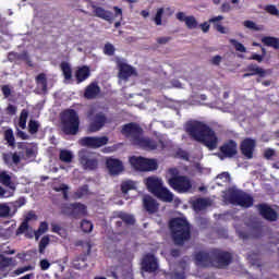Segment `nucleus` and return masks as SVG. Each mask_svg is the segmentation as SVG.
Wrapping results in <instances>:
<instances>
[{"mask_svg":"<svg viewBox=\"0 0 279 279\" xmlns=\"http://www.w3.org/2000/svg\"><path fill=\"white\" fill-rule=\"evenodd\" d=\"M185 131L194 141L202 143L205 147H208V149H217V135L206 123L195 120L189 121L185 124Z\"/></svg>","mask_w":279,"mask_h":279,"instance_id":"f257e3e1","label":"nucleus"},{"mask_svg":"<svg viewBox=\"0 0 279 279\" xmlns=\"http://www.w3.org/2000/svg\"><path fill=\"white\" fill-rule=\"evenodd\" d=\"M121 133L123 136H126V138H130L134 145H138V147H143V149H148L149 151L156 149L158 147V144L156 142L143 137V129L138 126L136 123H129L122 126Z\"/></svg>","mask_w":279,"mask_h":279,"instance_id":"f03ea898","label":"nucleus"},{"mask_svg":"<svg viewBox=\"0 0 279 279\" xmlns=\"http://www.w3.org/2000/svg\"><path fill=\"white\" fill-rule=\"evenodd\" d=\"M170 231L175 245H184V242L191 239V225L184 218L172 219Z\"/></svg>","mask_w":279,"mask_h":279,"instance_id":"7ed1b4c3","label":"nucleus"},{"mask_svg":"<svg viewBox=\"0 0 279 279\" xmlns=\"http://www.w3.org/2000/svg\"><path fill=\"white\" fill-rule=\"evenodd\" d=\"M61 121L64 134L75 136V134L80 132V116H77V112H75V110H65L62 114Z\"/></svg>","mask_w":279,"mask_h":279,"instance_id":"20e7f679","label":"nucleus"},{"mask_svg":"<svg viewBox=\"0 0 279 279\" xmlns=\"http://www.w3.org/2000/svg\"><path fill=\"white\" fill-rule=\"evenodd\" d=\"M130 163L136 171H156L158 161L155 159H146L143 157H131Z\"/></svg>","mask_w":279,"mask_h":279,"instance_id":"39448f33","label":"nucleus"},{"mask_svg":"<svg viewBox=\"0 0 279 279\" xmlns=\"http://www.w3.org/2000/svg\"><path fill=\"white\" fill-rule=\"evenodd\" d=\"M168 184L178 193H189L193 189V182L186 175L170 178Z\"/></svg>","mask_w":279,"mask_h":279,"instance_id":"423d86ee","label":"nucleus"},{"mask_svg":"<svg viewBox=\"0 0 279 279\" xmlns=\"http://www.w3.org/2000/svg\"><path fill=\"white\" fill-rule=\"evenodd\" d=\"M223 198L229 202V204L242 207L245 206V193L236 187H231L225 192Z\"/></svg>","mask_w":279,"mask_h":279,"instance_id":"0eeeda50","label":"nucleus"},{"mask_svg":"<svg viewBox=\"0 0 279 279\" xmlns=\"http://www.w3.org/2000/svg\"><path fill=\"white\" fill-rule=\"evenodd\" d=\"M108 136H87L82 137L78 141V144L82 147H89L90 149H99V147H104V145H108Z\"/></svg>","mask_w":279,"mask_h":279,"instance_id":"6e6552de","label":"nucleus"},{"mask_svg":"<svg viewBox=\"0 0 279 279\" xmlns=\"http://www.w3.org/2000/svg\"><path fill=\"white\" fill-rule=\"evenodd\" d=\"M92 8L94 10L95 16H97L98 19H102L104 21H107L108 23H113L116 16H120V19H122V16H123V11H121V9H119L118 7L113 8L116 11V14H113L110 11H107L106 9H104L101 7L92 5Z\"/></svg>","mask_w":279,"mask_h":279,"instance_id":"1a4fd4ad","label":"nucleus"},{"mask_svg":"<svg viewBox=\"0 0 279 279\" xmlns=\"http://www.w3.org/2000/svg\"><path fill=\"white\" fill-rule=\"evenodd\" d=\"M256 210L258 211V215L266 221H278V211L276 209L271 208L269 204L267 203H260L255 205Z\"/></svg>","mask_w":279,"mask_h":279,"instance_id":"9d476101","label":"nucleus"},{"mask_svg":"<svg viewBox=\"0 0 279 279\" xmlns=\"http://www.w3.org/2000/svg\"><path fill=\"white\" fill-rule=\"evenodd\" d=\"M232 263V255L228 252L220 250H214V267L218 269H225Z\"/></svg>","mask_w":279,"mask_h":279,"instance_id":"9b49d317","label":"nucleus"},{"mask_svg":"<svg viewBox=\"0 0 279 279\" xmlns=\"http://www.w3.org/2000/svg\"><path fill=\"white\" fill-rule=\"evenodd\" d=\"M215 250L206 252L201 251L195 254L197 267H214Z\"/></svg>","mask_w":279,"mask_h":279,"instance_id":"f8f14e48","label":"nucleus"},{"mask_svg":"<svg viewBox=\"0 0 279 279\" xmlns=\"http://www.w3.org/2000/svg\"><path fill=\"white\" fill-rule=\"evenodd\" d=\"M78 160L83 167V169H86L88 171H93L97 169L98 167V161L87 150L83 149L78 153Z\"/></svg>","mask_w":279,"mask_h":279,"instance_id":"ddd939ff","label":"nucleus"},{"mask_svg":"<svg viewBox=\"0 0 279 279\" xmlns=\"http://www.w3.org/2000/svg\"><path fill=\"white\" fill-rule=\"evenodd\" d=\"M270 74V70H265L256 63H251L246 66L245 77H252L254 75H257V77H267Z\"/></svg>","mask_w":279,"mask_h":279,"instance_id":"4468645a","label":"nucleus"},{"mask_svg":"<svg viewBox=\"0 0 279 279\" xmlns=\"http://www.w3.org/2000/svg\"><path fill=\"white\" fill-rule=\"evenodd\" d=\"M142 269L143 271L154 274L158 269V259L151 254L145 255L142 259Z\"/></svg>","mask_w":279,"mask_h":279,"instance_id":"2eb2a0df","label":"nucleus"},{"mask_svg":"<svg viewBox=\"0 0 279 279\" xmlns=\"http://www.w3.org/2000/svg\"><path fill=\"white\" fill-rule=\"evenodd\" d=\"M177 19L181 23H184L187 29H197L199 27V22L193 15H186L184 12L177 13Z\"/></svg>","mask_w":279,"mask_h":279,"instance_id":"dca6fc26","label":"nucleus"},{"mask_svg":"<svg viewBox=\"0 0 279 279\" xmlns=\"http://www.w3.org/2000/svg\"><path fill=\"white\" fill-rule=\"evenodd\" d=\"M149 193H153L155 195L158 193L162 186V179L158 177H148L144 180Z\"/></svg>","mask_w":279,"mask_h":279,"instance_id":"f3484780","label":"nucleus"},{"mask_svg":"<svg viewBox=\"0 0 279 279\" xmlns=\"http://www.w3.org/2000/svg\"><path fill=\"white\" fill-rule=\"evenodd\" d=\"M220 151L222 154L219 155L221 160H223V158H232L233 156H236V143L234 141H230L220 147Z\"/></svg>","mask_w":279,"mask_h":279,"instance_id":"a211bd4d","label":"nucleus"},{"mask_svg":"<svg viewBox=\"0 0 279 279\" xmlns=\"http://www.w3.org/2000/svg\"><path fill=\"white\" fill-rule=\"evenodd\" d=\"M104 125H106V116L104 113H97L90 122L87 132H99Z\"/></svg>","mask_w":279,"mask_h":279,"instance_id":"6ab92c4d","label":"nucleus"},{"mask_svg":"<svg viewBox=\"0 0 279 279\" xmlns=\"http://www.w3.org/2000/svg\"><path fill=\"white\" fill-rule=\"evenodd\" d=\"M107 168L110 175H119V173H123V163L119 159H107Z\"/></svg>","mask_w":279,"mask_h":279,"instance_id":"aec40b11","label":"nucleus"},{"mask_svg":"<svg viewBox=\"0 0 279 279\" xmlns=\"http://www.w3.org/2000/svg\"><path fill=\"white\" fill-rule=\"evenodd\" d=\"M119 69L120 80H128V77H132V75L136 74L134 68L128 65L126 63H119Z\"/></svg>","mask_w":279,"mask_h":279,"instance_id":"412c9836","label":"nucleus"},{"mask_svg":"<svg viewBox=\"0 0 279 279\" xmlns=\"http://www.w3.org/2000/svg\"><path fill=\"white\" fill-rule=\"evenodd\" d=\"M2 158L8 167H16L21 162V155L19 153H7Z\"/></svg>","mask_w":279,"mask_h":279,"instance_id":"4be33fe9","label":"nucleus"},{"mask_svg":"<svg viewBox=\"0 0 279 279\" xmlns=\"http://www.w3.org/2000/svg\"><path fill=\"white\" fill-rule=\"evenodd\" d=\"M99 93H101V87L97 83H92L86 87L84 97L86 99H95Z\"/></svg>","mask_w":279,"mask_h":279,"instance_id":"5701e85b","label":"nucleus"},{"mask_svg":"<svg viewBox=\"0 0 279 279\" xmlns=\"http://www.w3.org/2000/svg\"><path fill=\"white\" fill-rule=\"evenodd\" d=\"M143 204L147 213L154 214L158 211V203L151 196H144Z\"/></svg>","mask_w":279,"mask_h":279,"instance_id":"b1692460","label":"nucleus"},{"mask_svg":"<svg viewBox=\"0 0 279 279\" xmlns=\"http://www.w3.org/2000/svg\"><path fill=\"white\" fill-rule=\"evenodd\" d=\"M256 149V140L250 137L245 138V158L252 160L254 158V151Z\"/></svg>","mask_w":279,"mask_h":279,"instance_id":"393cba45","label":"nucleus"},{"mask_svg":"<svg viewBox=\"0 0 279 279\" xmlns=\"http://www.w3.org/2000/svg\"><path fill=\"white\" fill-rule=\"evenodd\" d=\"M155 197H158V199H161V202H168V203L173 202V193H171L169 189L163 187V185L155 194Z\"/></svg>","mask_w":279,"mask_h":279,"instance_id":"a878e982","label":"nucleus"},{"mask_svg":"<svg viewBox=\"0 0 279 279\" xmlns=\"http://www.w3.org/2000/svg\"><path fill=\"white\" fill-rule=\"evenodd\" d=\"M210 199L208 198H197L196 201L193 202V208L196 213H199L202 210H206L208 206H210Z\"/></svg>","mask_w":279,"mask_h":279,"instance_id":"bb28decb","label":"nucleus"},{"mask_svg":"<svg viewBox=\"0 0 279 279\" xmlns=\"http://www.w3.org/2000/svg\"><path fill=\"white\" fill-rule=\"evenodd\" d=\"M75 77L77 82H84L85 80H88L90 77V68L83 65L82 68H78L75 72Z\"/></svg>","mask_w":279,"mask_h":279,"instance_id":"cd10ccee","label":"nucleus"},{"mask_svg":"<svg viewBox=\"0 0 279 279\" xmlns=\"http://www.w3.org/2000/svg\"><path fill=\"white\" fill-rule=\"evenodd\" d=\"M263 236V227L254 226L245 233V239H260Z\"/></svg>","mask_w":279,"mask_h":279,"instance_id":"c85d7f7f","label":"nucleus"},{"mask_svg":"<svg viewBox=\"0 0 279 279\" xmlns=\"http://www.w3.org/2000/svg\"><path fill=\"white\" fill-rule=\"evenodd\" d=\"M263 45L266 47H272V49H279V39L278 37L265 36L262 38Z\"/></svg>","mask_w":279,"mask_h":279,"instance_id":"c756f323","label":"nucleus"},{"mask_svg":"<svg viewBox=\"0 0 279 279\" xmlns=\"http://www.w3.org/2000/svg\"><path fill=\"white\" fill-rule=\"evenodd\" d=\"M86 215V205L81 203L73 204V216L72 217H84Z\"/></svg>","mask_w":279,"mask_h":279,"instance_id":"7c9ffc66","label":"nucleus"},{"mask_svg":"<svg viewBox=\"0 0 279 279\" xmlns=\"http://www.w3.org/2000/svg\"><path fill=\"white\" fill-rule=\"evenodd\" d=\"M4 141H7L9 147H16V140L14 138V131L12 129L4 131Z\"/></svg>","mask_w":279,"mask_h":279,"instance_id":"2f4dec72","label":"nucleus"},{"mask_svg":"<svg viewBox=\"0 0 279 279\" xmlns=\"http://www.w3.org/2000/svg\"><path fill=\"white\" fill-rule=\"evenodd\" d=\"M36 83L39 86V88L43 90V93H47V75L45 73H40L36 77Z\"/></svg>","mask_w":279,"mask_h":279,"instance_id":"473e14b6","label":"nucleus"},{"mask_svg":"<svg viewBox=\"0 0 279 279\" xmlns=\"http://www.w3.org/2000/svg\"><path fill=\"white\" fill-rule=\"evenodd\" d=\"M53 191H56V193H62L63 198L69 199V185H66L64 183H61L59 185H54Z\"/></svg>","mask_w":279,"mask_h":279,"instance_id":"72a5a7b5","label":"nucleus"},{"mask_svg":"<svg viewBox=\"0 0 279 279\" xmlns=\"http://www.w3.org/2000/svg\"><path fill=\"white\" fill-rule=\"evenodd\" d=\"M0 184H3L4 186H9V189L14 190L12 185V177H10V174H7L5 172L0 173Z\"/></svg>","mask_w":279,"mask_h":279,"instance_id":"f704fd0d","label":"nucleus"},{"mask_svg":"<svg viewBox=\"0 0 279 279\" xmlns=\"http://www.w3.org/2000/svg\"><path fill=\"white\" fill-rule=\"evenodd\" d=\"M59 158L62 162H68V163L72 162L73 161V153L71 150H61Z\"/></svg>","mask_w":279,"mask_h":279,"instance_id":"c9c22d12","label":"nucleus"},{"mask_svg":"<svg viewBox=\"0 0 279 279\" xmlns=\"http://www.w3.org/2000/svg\"><path fill=\"white\" fill-rule=\"evenodd\" d=\"M119 219H122V221H124V223H128L129 226H134V222L136 221L134 219V216L126 214V213H120L118 215Z\"/></svg>","mask_w":279,"mask_h":279,"instance_id":"e433bc0d","label":"nucleus"},{"mask_svg":"<svg viewBox=\"0 0 279 279\" xmlns=\"http://www.w3.org/2000/svg\"><path fill=\"white\" fill-rule=\"evenodd\" d=\"M88 193V185L81 186L74 194L73 199H82Z\"/></svg>","mask_w":279,"mask_h":279,"instance_id":"4c0bfd02","label":"nucleus"},{"mask_svg":"<svg viewBox=\"0 0 279 279\" xmlns=\"http://www.w3.org/2000/svg\"><path fill=\"white\" fill-rule=\"evenodd\" d=\"M61 71L63 72L65 80H71V77H73V74L71 72V65H69V63H61Z\"/></svg>","mask_w":279,"mask_h":279,"instance_id":"58836bf2","label":"nucleus"},{"mask_svg":"<svg viewBox=\"0 0 279 279\" xmlns=\"http://www.w3.org/2000/svg\"><path fill=\"white\" fill-rule=\"evenodd\" d=\"M136 189V183L134 181H124L121 185L122 193H128V191H132Z\"/></svg>","mask_w":279,"mask_h":279,"instance_id":"ea45409f","label":"nucleus"},{"mask_svg":"<svg viewBox=\"0 0 279 279\" xmlns=\"http://www.w3.org/2000/svg\"><path fill=\"white\" fill-rule=\"evenodd\" d=\"M61 215L73 217V204H64L61 206Z\"/></svg>","mask_w":279,"mask_h":279,"instance_id":"a19ab883","label":"nucleus"},{"mask_svg":"<svg viewBox=\"0 0 279 279\" xmlns=\"http://www.w3.org/2000/svg\"><path fill=\"white\" fill-rule=\"evenodd\" d=\"M39 128H40V123L38 121L31 120L28 122V132H29V134H37Z\"/></svg>","mask_w":279,"mask_h":279,"instance_id":"79ce46f5","label":"nucleus"},{"mask_svg":"<svg viewBox=\"0 0 279 279\" xmlns=\"http://www.w3.org/2000/svg\"><path fill=\"white\" fill-rule=\"evenodd\" d=\"M229 43L234 47L235 51L239 53H244L245 52V46L236 39H229Z\"/></svg>","mask_w":279,"mask_h":279,"instance_id":"37998d69","label":"nucleus"},{"mask_svg":"<svg viewBox=\"0 0 279 279\" xmlns=\"http://www.w3.org/2000/svg\"><path fill=\"white\" fill-rule=\"evenodd\" d=\"M47 230H49V225L47 222H41L39 226V229L37 230V232H35L36 241H38L39 236L41 234H45V232H47Z\"/></svg>","mask_w":279,"mask_h":279,"instance_id":"c03bdc74","label":"nucleus"},{"mask_svg":"<svg viewBox=\"0 0 279 279\" xmlns=\"http://www.w3.org/2000/svg\"><path fill=\"white\" fill-rule=\"evenodd\" d=\"M247 260H248V263H251V265H256L257 267L260 266V258H259V255L256 253L248 254Z\"/></svg>","mask_w":279,"mask_h":279,"instance_id":"a18cd8bd","label":"nucleus"},{"mask_svg":"<svg viewBox=\"0 0 279 279\" xmlns=\"http://www.w3.org/2000/svg\"><path fill=\"white\" fill-rule=\"evenodd\" d=\"M10 265H12V258L0 255V269H5V267H10Z\"/></svg>","mask_w":279,"mask_h":279,"instance_id":"49530a36","label":"nucleus"},{"mask_svg":"<svg viewBox=\"0 0 279 279\" xmlns=\"http://www.w3.org/2000/svg\"><path fill=\"white\" fill-rule=\"evenodd\" d=\"M162 14H165V9L160 8L157 10V13L154 17L156 25H162Z\"/></svg>","mask_w":279,"mask_h":279,"instance_id":"de8ad7c7","label":"nucleus"},{"mask_svg":"<svg viewBox=\"0 0 279 279\" xmlns=\"http://www.w3.org/2000/svg\"><path fill=\"white\" fill-rule=\"evenodd\" d=\"M81 228H82L83 232H93V222H90L88 220H83L81 222Z\"/></svg>","mask_w":279,"mask_h":279,"instance_id":"09e8293b","label":"nucleus"},{"mask_svg":"<svg viewBox=\"0 0 279 279\" xmlns=\"http://www.w3.org/2000/svg\"><path fill=\"white\" fill-rule=\"evenodd\" d=\"M265 10L268 14H271L272 16H279V10L274 4L266 5Z\"/></svg>","mask_w":279,"mask_h":279,"instance_id":"8fccbe9b","label":"nucleus"},{"mask_svg":"<svg viewBox=\"0 0 279 279\" xmlns=\"http://www.w3.org/2000/svg\"><path fill=\"white\" fill-rule=\"evenodd\" d=\"M49 236H44L40 242H39V253L44 254L45 253V248L47 247V245H49Z\"/></svg>","mask_w":279,"mask_h":279,"instance_id":"3c124183","label":"nucleus"},{"mask_svg":"<svg viewBox=\"0 0 279 279\" xmlns=\"http://www.w3.org/2000/svg\"><path fill=\"white\" fill-rule=\"evenodd\" d=\"M73 267H75V269H84V267H86V263L84 262V258H76L73 260Z\"/></svg>","mask_w":279,"mask_h":279,"instance_id":"603ef678","label":"nucleus"},{"mask_svg":"<svg viewBox=\"0 0 279 279\" xmlns=\"http://www.w3.org/2000/svg\"><path fill=\"white\" fill-rule=\"evenodd\" d=\"M0 217H10V207L5 204H0Z\"/></svg>","mask_w":279,"mask_h":279,"instance_id":"864d4df0","label":"nucleus"},{"mask_svg":"<svg viewBox=\"0 0 279 279\" xmlns=\"http://www.w3.org/2000/svg\"><path fill=\"white\" fill-rule=\"evenodd\" d=\"M274 156H276V149H274V148H266L264 150V158L266 160H271V158H274Z\"/></svg>","mask_w":279,"mask_h":279,"instance_id":"5fc2aeb1","label":"nucleus"},{"mask_svg":"<svg viewBox=\"0 0 279 279\" xmlns=\"http://www.w3.org/2000/svg\"><path fill=\"white\" fill-rule=\"evenodd\" d=\"M216 180H222V184H227L228 182H230V173L222 172L216 178Z\"/></svg>","mask_w":279,"mask_h":279,"instance_id":"6e6d98bb","label":"nucleus"},{"mask_svg":"<svg viewBox=\"0 0 279 279\" xmlns=\"http://www.w3.org/2000/svg\"><path fill=\"white\" fill-rule=\"evenodd\" d=\"M106 56H114V46L112 44H107L104 48Z\"/></svg>","mask_w":279,"mask_h":279,"instance_id":"4d7b16f0","label":"nucleus"},{"mask_svg":"<svg viewBox=\"0 0 279 279\" xmlns=\"http://www.w3.org/2000/svg\"><path fill=\"white\" fill-rule=\"evenodd\" d=\"M157 45L159 46H163V45H169V43H171V37H157Z\"/></svg>","mask_w":279,"mask_h":279,"instance_id":"13d9d810","label":"nucleus"},{"mask_svg":"<svg viewBox=\"0 0 279 279\" xmlns=\"http://www.w3.org/2000/svg\"><path fill=\"white\" fill-rule=\"evenodd\" d=\"M254 206V197L250 194H245V208H252Z\"/></svg>","mask_w":279,"mask_h":279,"instance_id":"bf43d9fd","label":"nucleus"},{"mask_svg":"<svg viewBox=\"0 0 279 279\" xmlns=\"http://www.w3.org/2000/svg\"><path fill=\"white\" fill-rule=\"evenodd\" d=\"M245 27H247V29H253L254 32H258V26H256V23L250 20L245 21Z\"/></svg>","mask_w":279,"mask_h":279,"instance_id":"052dcab7","label":"nucleus"},{"mask_svg":"<svg viewBox=\"0 0 279 279\" xmlns=\"http://www.w3.org/2000/svg\"><path fill=\"white\" fill-rule=\"evenodd\" d=\"M220 11L223 12V13L231 12L232 11V5L230 4V2H225V3L221 4Z\"/></svg>","mask_w":279,"mask_h":279,"instance_id":"680f3d73","label":"nucleus"},{"mask_svg":"<svg viewBox=\"0 0 279 279\" xmlns=\"http://www.w3.org/2000/svg\"><path fill=\"white\" fill-rule=\"evenodd\" d=\"M27 228H29V226L27 225L26 220H24L22 225L19 227L16 234H23V232H25Z\"/></svg>","mask_w":279,"mask_h":279,"instance_id":"e2e57ef3","label":"nucleus"},{"mask_svg":"<svg viewBox=\"0 0 279 279\" xmlns=\"http://www.w3.org/2000/svg\"><path fill=\"white\" fill-rule=\"evenodd\" d=\"M26 158H36V148H26Z\"/></svg>","mask_w":279,"mask_h":279,"instance_id":"0e129e2a","label":"nucleus"},{"mask_svg":"<svg viewBox=\"0 0 279 279\" xmlns=\"http://www.w3.org/2000/svg\"><path fill=\"white\" fill-rule=\"evenodd\" d=\"M248 60H255V62L260 63V62H263V60H265V59H264V57H263L262 54L253 53V54L248 58Z\"/></svg>","mask_w":279,"mask_h":279,"instance_id":"69168bd1","label":"nucleus"},{"mask_svg":"<svg viewBox=\"0 0 279 279\" xmlns=\"http://www.w3.org/2000/svg\"><path fill=\"white\" fill-rule=\"evenodd\" d=\"M198 27H201L202 32H204V34H208V32L210 31V24H208V22H205L203 24H198Z\"/></svg>","mask_w":279,"mask_h":279,"instance_id":"338daca9","label":"nucleus"},{"mask_svg":"<svg viewBox=\"0 0 279 279\" xmlns=\"http://www.w3.org/2000/svg\"><path fill=\"white\" fill-rule=\"evenodd\" d=\"M40 267L44 271H46V269H49V267H51V264L49 263V260L43 259L40 262Z\"/></svg>","mask_w":279,"mask_h":279,"instance_id":"774afa93","label":"nucleus"}]
</instances>
